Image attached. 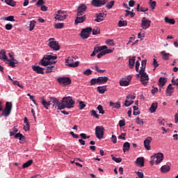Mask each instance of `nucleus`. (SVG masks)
I'll return each mask as SVG.
<instances>
[{"label": "nucleus", "instance_id": "nucleus-14", "mask_svg": "<svg viewBox=\"0 0 178 178\" xmlns=\"http://www.w3.org/2000/svg\"><path fill=\"white\" fill-rule=\"evenodd\" d=\"M86 19H87L86 15L77 13L76 19H75V23H76V24L79 23H84V22H86Z\"/></svg>", "mask_w": 178, "mask_h": 178}, {"label": "nucleus", "instance_id": "nucleus-63", "mask_svg": "<svg viewBox=\"0 0 178 178\" xmlns=\"http://www.w3.org/2000/svg\"><path fill=\"white\" fill-rule=\"evenodd\" d=\"M120 127H123V126H126V121L124 120H121L119 121Z\"/></svg>", "mask_w": 178, "mask_h": 178}, {"label": "nucleus", "instance_id": "nucleus-57", "mask_svg": "<svg viewBox=\"0 0 178 178\" xmlns=\"http://www.w3.org/2000/svg\"><path fill=\"white\" fill-rule=\"evenodd\" d=\"M136 175H138V177L139 178H144V172H143V171H138L136 172Z\"/></svg>", "mask_w": 178, "mask_h": 178}, {"label": "nucleus", "instance_id": "nucleus-21", "mask_svg": "<svg viewBox=\"0 0 178 178\" xmlns=\"http://www.w3.org/2000/svg\"><path fill=\"white\" fill-rule=\"evenodd\" d=\"M136 165L140 166L141 168L144 167V157H138L136 161Z\"/></svg>", "mask_w": 178, "mask_h": 178}, {"label": "nucleus", "instance_id": "nucleus-36", "mask_svg": "<svg viewBox=\"0 0 178 178\" xmlns=\"http://www.w3.org/2000/svg\"><path fill=\"white\" fill-rule=\"evenodd\" d=\"M5 2L6 3H7V5H9L10 6H16V2L13 1V0H5Z\"/></svg>", "mask_w": 178, "mask_h": 178}, {"label": "nucleus", "instance_id": "nucleus-43", "mask_svg": "<svg viewBox=\"0 0 178 178\" xmlns=\"http://www.w3.org/2000/svg\"><path fill=\"white\" fill-rule=\"evenodd\" d=\"M134 101L133 100H130V99H127L124 103V106H130V105H132V104H134Z\"/></svg>", "mask_w": 178, "mask_h": 178}, {"label": "nucleus", "instance_id": "nucleus-34", "mask_svg": "<svg viewBox=\"0 0 178 178\" xmlns=\"http://www.w3.org/2000/svg\"><path fill=\"white\" fill-rule=\"evenodd\" d=\"M33 165V160H29L26 163H24L22 165L23 169H26V168H29Z\"/></svg>", "mask_w": 178, "mask_h": 178}, {"label": "nucleus", "instance_id": "nucleus-37", "mask_svg": "<svg viewBox=\"0 0 178 178\" xmlns=\"http://www.w3.org/2000/svg\"><path fill=\"white\" fill-rule=\"evenodd\" d=\"M35 23L36 22L34 20L31 21L29 24V31H33V30H34V28L35 27Z\"/></svg>", "mask_w": 178, "mask_h": 178}, {"label": "nucleus", "instance_id": "nucleus-30", "mask_svg": "<svg viewBox=\"0 0 178 178\" xmlns=\"http://www.w3.org/2000/svg\"><path fill=\"white\" fill-rule=\"evenodd\" d=\"M10 112H12V110L4 108V110L2 111L1 116H5L6 118H8V116L10 115Z\"/></svg>", "mask_w": 178, "mask_h": 178}, {"label": "nucleus", "instance_id": "nucleus-16", "mask_svg": "<svg viewBox=\"0 0 178 178\" xmlns=\"http://www.w3.org/2000/svg\"><path fill=\"white\" fill-rule=\"evenodd\" d=\"M152 141V138L151 137H147L145 140H144V147L147 151H149L151 149V146L149 144H151Z\"/></svg>", "mask_w": 178, "mask_h": 178}, {"label": "nucleus", "instance_id": "nucleus-1", "mask_svg": "<svg viewBox=\"0 0 178 178\" xmlns=\"http://www.w3.org/2000/svg\"><path fill=\"white\" fill-rule=\"evenodd\" d=\"M147 66V60H143L141 62V67L139 71V74H137L138 77L140 74V81L143 86H147L148 83V80L149 78L148 77V74L145 72V67Z\"/></svg>", "mask_w": 178, "mask_h": 178}, {"label": "nucleus", "instance_id": "nucleus-51", "mask_svg": "<svg viewBox=\"0 0 178 178\" xmlns=\"http://www.w3.org/2000/svg\"><path fill=\"white\" fill-rule=\"evenodd\" d=\"M124 26H127V23L125 21L120 20L118 22V26L123 27Z\"/></svg>", "mask_w": 178, "mask_h": 178}, {"label": "nucleus", "instance_id": "nucleus-26", "mask_svg": "<svg viewBox=\"0 0 178 178\" xmlns=\"http://www.w3.org/2000/svg\"><path fill=\"white\" fill-rule=\"evenodd\" d=\"M0 59L1 60H8V56H6V51H5V50L0 51Z\"/></svg>", "mask_w": 178, "mask_h": 178}, {"label": "nucleus", "instance_id": "nucleus-56", "mask_svg": "<svg viewBox=\"0 0 178 178\" xmlns=\"http://www.w3.org/2000/svg\"><path fill=\"white\" fill-rule=\"evenodd\" d=\"M104 55H106L105 50H102V51H100V53L97 54L98 59H101V58L102 56H104Z\"/></svg>", "mask_w": 178, "mask_h": 178}, {"label": "nucleus", "instance_id": "nucleus-41", "mask_svg": "<svg viewBox=\"0 0 178 178\" xmlns=\"http://www.w3.org/2000/svg\"><path fill=\"white\" fill-rule=\"evenodd\" d=\"M110 106H113V108H115L116 109H119V108H120V104L119 103H113V102H111Z\"/></svg>", "mask_w": 178, "mask_h": 178}, {"label": "nucleus", "instance_id": "nucleus-38", "mask_svg": "<svg viewBox=\"0 0 178 178\" xmlns=\"http://www.w3.org/2000/svg\"><path fill=\"white\" fill-rule=\"evenodd\" d=\"M165 23H169L170 24H175V19H169L168 17H165Z\"/></svg>", "mask_w": 178, "mask_h": 178}, {"label": "nucleus", "instance_id": "nucleus-5", "mask_svg": "<svg viewBox=\"0 0 178 178\" xmlns=\"http://www.w3.org/2000/svg\"><path fill=\"white\" fill-rule=\"evenodd\" d=\"M48 45L53 51H59L60 49V46L59 45V42L55 40V38H50L49 40Z\"/></svg>", "mask_w": 178, "mask_h": 178}, {"label": "nucleus", "instance_id": "nucleus-47", "mask_svg": "<svg viewBox=\"0 0 178 178\" xmlns=\"http://www.w3.org/2000/svg\"><path fill=\"white\" fill-rule=\"evenodd\" d=\"M13 84H14V86H17L18 87H19V88H24V86H23V85L20 84L19 83V81H13Z\"/></svg>", "mask_w": 178, "mask_h": 178}, {"label": "nucleus", "instance_id": "nucleus-62", "mask_svg": "<svg viewBox=\"0 0 178 178\" xmlns=\"http://www.w3.org/2000/svg\"><path fill=\"white\" fill-rule=\"evenodd\" d=\"M99 31H101L99 28H97L96 29H93L92 30V35H97V34H99Z\"/></svg>", "mask_w": 178, "mask_h": 178}, {"label": "nucleus", "instance_id": "nucleus-45", "mask_svg": "<svg viewBox=\"0 0 178 178\" xmlns=\"http://www.w3.org/2000/svg\"><path fill=\"white\" fill-rule=\"evenodd\" d=\"M111 157L113 161H114L117 163H120V162H122V158H116L113 156V154H111Z\"/></svg>", "mask_w": 178, "mask_h": 178}, {"label": "nucleus", "instance_id": "nucleus-9", "mask_svg": "<svg viewBox=\"0 0 178 178\" xmlns=\"http://www.w3.org/2000/svg\"><path fill=\"white\" fill-rule=\"evenodd\" d=\"M105 131V129L102 126H97L95 128V134L97 138L99 140H102L104 138V132Z\"/></svg>", "mask_w": 178, "mask_h": 178}, {"label": "nucleus", "instance_id": "nucleus-58", "mask_svg": "<svg viewBox=\"0 0 178 178\" xmlns=\"http://www.w3.org/2000/svg\"><path fill=\"white\" fill-rule=\"evenodd\" d=\"M153 66L154 67V70L156 69V67H158V66H159V64L156 58H154L153 60Z\"/></svg>", "mask_w": 178, "mask_h": 178}, {"label": "nucleus", "instance_id": "nucleus-54", "mask_svg": "<svg viewBox=\"0 0 178 178\" xmlns=\"http://www.w3.org/2000/svg\"><path fill=\"white\" fill-rule=\"evenodd\" d=\"M136 123L137 124H139L140 126H143L144 121L143 120L140 119L138 117L136 118Z\"/></svg>", "mask_w": 178, "mask_h": 178}, {"label": "nucleus", "instance_id": "nucleus-59", "mask_svg": "<svg viewBox=\"0 0 178 178\" xmlns=\"http://www.w3.org/2000/svg\"><path fill=\"white\" fill-rule=\"evenodd\" d=\"M45 2H44V0H38L36 3L37 6H42V5H44Z\"/></svg>", "mask_w": 178, "mask_h": 178}, {"label": "nucleus", "instance_id": "nucleus-13", "mask_svg": "<svg viewBox=\"0 0 178 178\" xmlns=\"http://www.w3.org/2000/svg\"><path fill=\"white\" fill-rule=\"evenodd\" d=\"M105 49H108V47L106 46H98L96 45L94 47L93 52L90 54V56H95V54H98L99 52H102V51H105Z\"/></svg>", "mask_w": 178, "mask_h": 178}, {"label": "nucleus", "instance_id": "nucleus-28", "mask_svg": "<svg viewBox=\"0 0 178 178\" xmlns=\"http://www.w3.org/2000/svg\"><path fill=\"white\" fill-rule=\"evenodd\" d=\"M170 170V166L169 165H163L161 168V173H168V172H169Z\"/></svg>", "mask_w": 178, "mask_h": 178}, {"label": "nucleus", "instance_id": "nucleus-55", "mask_svg": "<svg viewBox=\"0 0 178 178\" xmlns=\"http://www.w3.org/2000/svg\"><path fill=\"white\" fill-rule=\"evenodd\" d=\"M172 85L177 86V90H178V79L175 80V78L172 79Z\"/></svg>", "mask_w": 178, "mask_h": 178}, {"label": "nucleus", "instance_id": "nucleus-52", "mask_svg": "<svg viewBox=\"0 0 178 178\" xmlns=\"http://www.w3.org/2000/svg\"><path fill=\"white\" fill-rule=\"evenodd\" d=\"M106 44L107 45H109L110 47H113L115 45V43L113 42V40L108 39L106 40Z\"/></svg>", "mask_w": 178, "mask_h": 178}, {"label": "nucleus", "instance_id": "nucleus-6", "mask_svg": "<svg viewBox=\"0 0 178 178\" xmlns=\"http://www.w3.org/2000/svg\"><path fill=\"white\" fill-rule=\"evenodd\" d=\"M67 17V14L65 11H63L62 10H58L54 16L55 20H58V22H63V20H65V19H66Z\"/></svg>", "mask_w": 178, "mask_h": 178}, {"label": "nucleus", "instance_id": "nucleus-53", "mask_svg": "<svg viewBox=\"0 0 178 178\" xmlns=\"http://www.w3.org/2000/svg\"><path fill=\"white\" fill-rule=\"evenodd\" d=\"M15 138H19V140H23V138H24V136L20 133L15 134Z\"/></svg>", "mask_w": 178, "mask_h": 178}, {"label": "nucleus", "instance_id": "nucleus-49", "mask_svg": "<svg viewBox=\"0 0 178 178\" xmlns=\"http://www.w3.org/2000/svg\"><path fill=\"white\" fill-rule=\"evenodd\" d=\"M6 109H9L10 111H12V102H7L6 103Z\"/></svg>", "mask_w": 178, "mask_h": 178}, {"label": "nucleus", "instance_id": "nucleus-19", "mask_svg": "<svg viewBox=\"0 0 178 178\" xmlns=\"http://www.w3.org/2000/svg\"><path fill=\"white\" fill-rule=\"evenodd\" d=\"M172 86V83H170L166 89V94H168L169 97H172V94L175 92V88Z\"/></svg>", "mask_w": 178, "mask_h": 178}, {"label": "nucleus", "instance_id": "nucleus-42", "mask_svg": "<svg viewBox=\"0 0 178 178\" xmlns=\"http://www.w3.org/2000/svg\"><path fill=\"white\" fill-rule=\"evenodd\" d=\"M113 5H115V1H111L106 4V8H107V9H112Z\"/></svg>", "mask_w": 178, "mask_h": 178}, {"label": "nucleus", "instance_id": "nucleus-12", "mask_svg": "<svg viewBox=\"0 0 178 178\" xmlns=\"http://www.w3.org/2000/svg\"><path fill=\"white\" fill-rule=\"evenodd\" d=\"M140 26L142 29H143V30H147V29H149V27H151V20H149L145 17H144L142 19Z\"/></svg>", "mask_w": 178, "mask_h": 178}, {"label": "nucleus", "instance_id": "nucleus-23", "mask_svg": "<svg viewBox=\"0 0 178 178\" xmlns=\"http://www.w3.org/2000/svg\"><path fill=\"white\" fill-rule=\"evenodd\" d=\"M6 62H8V65L11 67H16V66H17V64L19 63L17 60H9V59H8L6 60Z\"/></svg>", "mask_w": 178, "mask_h": 178}, {"label": "nucleus", "instance_id": "nucleus-44", "mask_svg": "<svg viewBox=\"0 0 178 178\" xmlns=\"http://www.w3.org/2000/svg\"><path fill=\"white\" fill-rule=\"evenodd\" d=\"M97 109L99 111V113H101V115H104L105 113V111H104V107H102V106L99 105Z\"/></svg>", "mask_w": 178, "mask_h": 178}, {"label": "nucleus", "instance_id": "nucleus-64", "mask_svg": "<svg viewBox=\"0 0 178 178\" xmlns=\"http://www.w3.org/2000/svg\"><path fill=\"white\" fill-rule=\"evenodd\" d=\"M13 27V25L10 24H7L5 26L6 30H12Z\"/></svg>", "mask_w": 178, "mask_h": 178}, {"label": "nucleus", "instance_id": "nucleus-46", "mask_svg": "<svg viewBox=\"0 0 178 178\" xmlns=\"http://www.w3.org/2000/svg\"><path fill=\"white\" fill-rule=\"evenodd\" d=\"M90 113H91V116L96 118V119H99V115L97 113V111H95V110H92L90 111Z\"/></svg>", "mask_w": 178, "mask_h": 178}, {"label": "nucleus", "instance_id": "nucleus-50", "mask_svg": "<svg viewBox=\"0 0 178 178\" xmlns=\"http://www.w3.org/2000/svg\"><path fill=\"white\" fill-rule=\"evenodd\" d=\"M65 24L63 23H57L54 25L56 29H63Z\"/></svg>", "mask_w": 178, "mask_h": 178}, {"label": "nucleus", "instance_id": "nucleus-15", "mask_svg": "<svg viewBox=\"0 0 178 178\" xmlns=\"http://www.w3.org/2000/svg\"><path fill=\"white\" fill-rule=\"evenodd\" d=\"M106 3V0H92V5L93 6H96L97 8H101V6L105 5Z\"/></svg>", "mask_w": 178, "mask_h": 178}, {"label": "nucleus", "instance_id": "nucleus-7", "mask_svg": "<svg viewBox=\"0 0 178 178\" xmlns=\"http://www.w3.org/2000/svg\"><path fill=\"white\" fill-rule=\"evenodd\" d=\"M91 31H92V28L87 27L82 29L81 32V37L83 40H87L90 35H91Z\"/></svg>", "mask_w": 178, "mask_h": 178}, {"label": "nucleus", "instance_id": "nucleus-31", "mask_svg": "<svg viewBox=\"0 0 178 178\" xmlns=\"http://www.w3.org/2000/svg\"><path fill=\"white\" fill-rule=\"evenodd\" d=\"M97 91L99 94H105V92H106V86L97 87Z\"/></svg>", "mask_w": 178, "mask_h": 178}, {"label": "nucleus", "instance_id": "nucleus-32", "mask_svg": "<svg viewBox=\"0 0 178 178\" xmlns=\"http://www.w3.org/2000/svg\"><path fill=\"white\" fill-rule=\"evenodd\" d=\"M56 70V67L55 66L51 65V66H48L46 69V72L47 73H52Z\"/></svg>", "mask_w": 178, "mask_h": 178}, {"label": "nucleus", "instance_id": "nucleus-61", "mask_svg": "<svg viewBox=\"0 0 178 178\" xmlns=\"http://www.w3.org/2000/svg\"><path fill=\"white\" fill-rule=\"evenodd\" d=\"M92 73V71L90 69H88L83 72V74H85V76H90V74H91Z\"/></svg>", "mask_w": 178, "mask_h": 178}, {"label": "nucleus", "instance_id": "nucleus-11", "mask_svg": "<svg viewBox=\"0 0 178 178\" xmlns=\"http://www.w3.org/2000/svg\"><path fill=\"white\" fill-rule=\"evenodd\" d=\"M65 63L69 67H77V66L80 65V62L79 61L73 62V57H68L67 59L65 60Z\"/></svg>", "mask_w": 178, "mask_h": 178}, {"label": "nucleus", "instance_id": "nucleus-33", "mask_svg": "<svg viewBox=\"0 0 178 178\" xmlns=\"http://www.w3.org/2000/svg\"><path fill=\"white\" fill-rule=\"evenodd\" d=\"M130 149V143L129 142H125L123 145V151L126 152V151H129Z\"/></svg>", "mask_w": 178, "mask_h": 178}, {"label": "nucleus", "instance_id": "nucleus-22", "mask_svg": "<svg viewBox=\"0 0 178 178\" xmlns=\"http://www.w3.org/2000/svg\"><path fill=\"white\" fill-rule=\"evenodd\" d=\"M65 108H67L66 105L65 104V102H59L56 104V108L57 111H62V109H65Z\"/></svg>", "mask_w": 178, "mask_h": 178}, {"label": "nucleus", "instance_id": "nucleus-39", "mask_svg": "<svg viewBox=\"0 0 178 178\" xmlns=\"http://www.w3.org/2000/svg\"><path fill=\"white\" fill-rule=\"evenodd\" d=\"M95 84H99V81L98 78H94L90 80V86H95Z\"/></svg>", "mask_w": 178, "mask_h": 178}, {"label": "nucleus", "instance_id": "nucleus-10", "mask_svg": "<svg viewBox=\"0 0 178 178\" xmlns=\"http://www.w3.org/2000/svg\"><path fill=\"white\" fill-rule=\"evenodd\" d=\"M57 81L59 83V84L64 86H70V84H72V79H70L69 77L58 78Z\"/></svg>", "mask_w": 178, "mask_h": 178}, {"label": "nucleus", "instance_id": "nucleus-48", "mask_svg": "<svg viewBox=\"0 0 178 178\" xmlns=\"http://www.w3.org/2000/svg\"><path fill=\"white\" fill-rule=\"evenodd\" d=\"M136 72L140 73V61L137 60L135 65Z\"/></svg>", "mask_w": 178, "mask_h": 178}, {"label": "nucleus", "instance_id": "nucleus-27", "mask_svg": "<svg viewBox=\"0 0 178 178\" xmlns=\"http://www.w3.org/2000/svg\"><path fill=\"white\" fill-rule=\"evenodd\" d=\"M158 108V103H153L149 108V111L151 113H154L156 112V109Z\"/></svg>", "mask_w": 178, "mask_h": 178}, {"label": "nucleus", "instance_id": "nucleus-4", "mask_svg": "<svg viewBox=\"0 0 178 178\" xmlns=\"http://www.w3.org/2000/svg\"><path fill=\"white\" fill-rule=\"evenodd\" d=\"M163 154L161 152L155 154L154 155L151 156V161L150 164L154 165V163H156V165H159L162 161H163Z\"/></svg>", "mask_w": 178, "mask_h": 178}, {"label": "nucleus", "instance_id": "nucleus-17", "mask_svg": "<svg viewBox=\"0 0 178 178\" xmlns=\"http://www.w3.org/2000/svg\"><path fill=\"white\" fill-rule=\"evenodd\" d=\"M32 69L34 72H36L38 74H44V70L45 68L41 67L38 65H33Z\"/></svg>", "mask_w": 178, "mask_h": 178}, {"label": "nucleus", "instance_id": "nucleus-2", "mask_svg": "<svg viewBox=\"0 0 178 178\" xmlns=\"http://www.w3.org/2000/svg\"><path fill=\"white\" fill-rule=\"evenodd\" d=\"M41 104L43 105V106L45 108V109H49L48 106L50 105H52V109L54 111L56 110V104H58L59 99H58L56 97H49V99L48 102L45 100V97H41Z\"/></svg>", "mask_w": 178, "mask_h": 178}, {"label": "nucleus", "instance_id": "nucleus-40", "mask_svg": "<svg viewBox=\"0 0 178 178\" xmlns=\"http://www.w3.org/2000/svg\"><path fill=\"white\" fill-rule=\"evenodd\" d=\"M149 6L151 9L154 10V9H155V8L156 7V1H152V0H149Z\"/></svg>", "mask_w": 178, "mask_h": 178}, {"label": "nucleus", "instance_id": "nucleus-35", "mask_svg": "<svg viewBox=\"0 0 178 178\" xmlns=\"http://www.w3.org/2000/svg\"><path fill=\"white\" fill-rule=\"evenodd\" d=\"M161 54L163 56V59H164V60H169V53H166V51H163Z\"/></svg>", "mask_w": 178, "mask_h": 178}, {"label": "nucleus", "instance_id": "nucleus-18", "mask_svg": "<svg viewBox=\"0 0 178 178\" xmlns=\"http://www.w3.org/2000/svg\"><path fill=\"white\" fill-rule=\"evenodd\" d=\"M86 10H87V6L85 4H82L78 7L77 13L79 15H84L86 13Z\"/></svg>", "mask_w": 178, "mask_h": 178}, {"label": "nucleus", "instance_id": "nucleus-60", "mask_svg": "<svg viewBox=\"0 0 178 178\" xmlns=\"http://www.w3.org/2000/svg\"><path fill=\"white\" fill-rule=\"evenodd\" d=\"M86 108V104H84V102H79V109H84Z\"/></svg>", "mask_w": 178, "mask_h": 178}, {"label": "nucleus", "instance_id": "nucleus-3", "mask_svg": "<svg viewBox=\"0 0 178 178\" xmlns=\"http://www.w3.org/2000/svg\"><path fill=\"white\" fill-rule=\"evenodd\" d=\"M55 59H58V56L56 55L44 56L43 58L40 60V65H41L42 66H49V65H53V63H56V61H52L55 60Z\"/></svg>", "mask_w": 178, "mask_h": 178}, {"label": "nucleus", "instance_id": "nucleus-20", "mask_svg": "<svg viewBox=\"0 0 178 178\" xmlns=\"http://www.w3.org/2000/svg\"><path fill=\"white\" fill-rule=\"evenodd\" d=\"M135 63H136V56L129 57V66L130 69H134Z\"/></svg>", "mask_w": 178, "mask_h": 178}, {"label": "nucleus", "instance_id": "nucleus-29", "mask_svg": "<svg viewBox=\"0 0 178 178\" xmlns=\"http://www.w3.org/2000/svg\"><path fill=\"white\" fill-rule=\"evenodd\" d=\"M165 84H166V79H165L163 77H160L159 80V87H161V88H162L163 87V86H165Z\"/></svg>", "mask_w": 178, "mask_h": 178}, {"label": "nucleus", "instance_id": "nucleus-8", "mask_svg": "<svg viewBox=\"0 0 178 178\" xmlns=\"http://www.w3.org/2000/svg\"><path fill=\"white\" fill-rule=\"evenodd\" d=\"M62 102H64L65 106H67L68 109H70V108H73V105H74V101L73 100V98L72 97H63L62 99Z\"/></svg>", "mask_w": 178, "mask_h": 178}, {"label": "nucleus", "instance_id": "nucleus-25", "mask_svg": "<svg viewBox=\"0 0 178 178\" xmlns=\"http://www.w3.org/2000/svg\"><path fill=\"white\" fill-rule=\"evenodd\" d=\"M99 84H105L109 80V78L107 76H99Z\"/></svg>", "mask_w": 178, "mask_h": 178}, {"label": "nucleus", "instance_id": "nucleus-24", "mask_svg": "<svg viewBox=\"0 0 178 178\" xmlns=\"http://www.w3.org/2000/svg\"><path fill=\"white\" fill-rule=\"evenodd\" d=\"M130 81H131V77L128 78L127 81L121 80V81H120V86L126 87L130 84Z\"/></svg>", "mask_w": 178, "mask_h": 178}]
</instances>
